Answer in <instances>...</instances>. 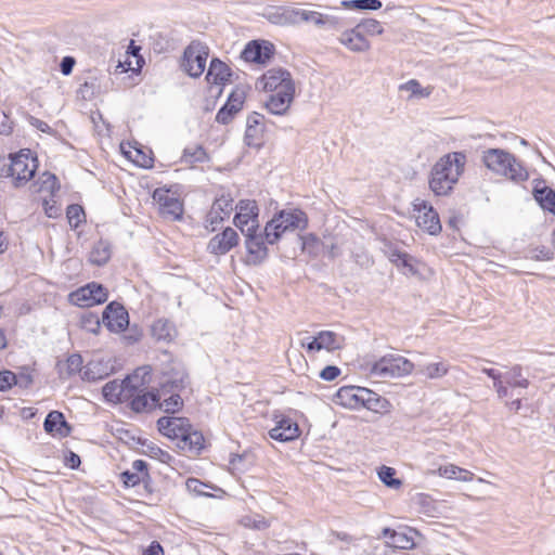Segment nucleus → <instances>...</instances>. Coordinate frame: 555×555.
Segmentation results:
<instances>
[{
    "label": "nucleus",
    "mask_w": 555,
    "mask_h": 555,
    "mask_svg": "<svg viewBox=\"0 0 555 555\" xmlns=\"http://www.w3.org/2000/svg\"><path fill=\"white\" fill-rule=\"evenodd\" d=\"M466 160V155L462 152L446 154L435 164L434 173H462Z\"/></svg>",
    "instance_id": "nucleus-20"
},
{
    "label": "nucleus",
    "mask_w": 555,
    "mask_h": 555,
    "mask_svg": "<svg viewBox=\"0 0 555 555\" xmlns=\"http://www.w3.org/2000/svg\"><path fill=\"white\" fill-rule=\"evenodd\" d=\"M527 258L537 261H550L554 259V253L551 248L539 245L528 250Z\"/></svg>",
    "instance_id": "nucleus-52"
},
{
    "label": "nucleus",
    "mask_w": 555,
    "mask_h": 555,
    "mask_svg": "<svg viewBox=\"0 0 555 555\" xmlns=\"http://www.w3.org/2000/svg\"><path fill=\"white\" fill-rule=\"evenodd\" d=\"M186 374L182 371L165 377L162 384V392L165 395L171 391H180L185 386Z\"/></svg>",
    "instance_id": "nucleus-43"
},
{
    "label": "nucleus",
    "mask_w": 555,
    "mask_h": 555,
    "mask_svg": "<svg viewBox=\"0 0 555 555\" xmlns=\"http://www.w3.org/2000/svg\"><path fill=\"white\" fill-rule=\"evenodd\" d=\"M388 259L396 267L402 268L404 273H409L411 275L417 274V269L414 264L415 258L408 253L402 251L395 246H390L388 250Z\"/></svg>",
    "instance_id": "nucleus-29"
},
{
    "label": "nucleus",
    "mask_w": 555,
    "mask_h": 555,
    "mask_svg": "<svg viewBox=\"0 0 555 555\" xmlns=\"http://www.w3.org/2000/svg\"><path fill=\"white\" fill-rule=\"evenodd\" d=\"M359 30L369 39V37L379 36L384 33V28L377 20L369 18L364 20L358 25Z\"/></svg>",
    "instance_id": "nucleus-48"
},
{
    "label": "nucleus",
    "mask_w": 555,
    "mask_h": 555,
    "mask_svg": "<svg viewBox=\"0 0 555 555\" xmlns=\"http://www.w3.org/2000/svg\"><path fill=\"white\" fill-rule=\"evenodd\" d=\"M505 383L512 388H528L529 380L522 376V367L514 365L504 376Z\"/></svg>",
    "instance_id": "nucleus-45"
},
{
    "label": "nucleus",
    "mask_w": 555,
    "mask_h": 555,
    "mask_svg": "<svg viewBox=\"0 0 555 555\" xmlns=\"http://www.w3.org/2000/svg\"><path fill=\"white\" fill-rule=\"evenodd\" d=\"M340 42L351 51L362 52L370 48V40L365 38L358 26L343 33Z\"/></svg>",
    "instance_id": "nucleus-27"
},
{
    "label": "nucleus",
    "mask_w": 555,
    "mask_h": 555,
    "mask_svg": "<svg viewBox=\"0 0 555 555\" xmlns=\"http://www.w3.org/2000/svg\"><path fill=\"white\" fill-rule=\"evenodd\" d=\"M102 323L112 333L124 332L129 325V313L121 304L111 301L104 308Z\"/></svg>",
    "instance_id": "nucleus-10"
},
{
    "label": "nucleus",
    "mask_w": 555,
    "mask_h": 555,
    "mask_svg": "<svg viewBox=\"0 0 555 555\" xmlns=\"http://www.w3.org/2000/svg\"><path fill=\"white\" fill-rule=\"evenodd\" d=\"M341 371L336 365H326L323 370H321L319 376L323 380H334L340 375Z\"/></svg>",
    "instance_id": "nucleus-61"
},
{
    "label": "nucleus",
    "mask_w": 555,
    "mask_h": 555,
    "mask_svg": "<svg viewBox=\"0 0 555 555\" xmlns=\"http://www.w3.org/2000/svg\"><path fill=\"white\" fill-rule=\"evenodd\" d=\"M66 217L70 228L77 229L85 218L83 208L78 204H72L66 209Z\"/></svg>",
    "instance_id": "nucleus-50"
},
{
    "label": "nucleus",
    "mask_w": 555,
    "mask_h": 555,
    "mask_svg": "<svg viewBox=\"0 0 555 555\" xmlns=\"http://www.w3.org/2000/svg\"><path fill=\"white\" fill-rule=\"evenodd\" d=\"M238 241L237 232L231 227H228L209 240L207 250L212 255L222 256L234 248L238 244Z\"/></svg>",
    "instance_id": "nucleus-15"
},
{
    "label": "nucleus",
    "mask_w": 555,
    "mask_h": 555,
    "mask_svg": "<svg viewBox=\"0 0 555 555\" xmlns=\"http://www.w3.org/2000/svg\"><path fill=\"white\" fill-rule=\"evenodd\" d=\"M144 370V367H142ZM141 369H138L134 371V373L127 375L125 378H130L131 380L127 386L125 387L126 396L128 400L133 397V395L138 393L140 391V388L145 385V375H147V372H144V375L140 377L139 372Z\"/></svg>",
    "instance_id": "nucleus-47"
},
{
    "label": "nucleus",
    "mask_w": 555,
    "mask_h": 555,
    "mask_svg": "<svg viewBox=\"0 0 555 555\" xmlns=\"http://www.w3.org/2000/svg\"><path fill=\"white\" fill-rule=\"evenodd\" d=\"M159 398L160 397L158 392L147 391L140 393L139 391L129 399L130 408L132 411L141 413L147 409L156 406L159 403Z\"/></svg>",
    "instance_id": "nucleus-32"
},
{
    "label": "nucleus",
    "mask_w": 555,
    "mask_h": 555,
    "mask_svg": "<svg viewBox=\"0 0 555 555\" xmlns=\"http://www.w3.org/2000/svg\"><path fill=\"white\" fill-rule=\"evenodd\" d=\"M111 258V246L108 243L100 241L94 245L90 254V260L96 266H104Z\"/></svg>",
    "instance_id": "nucleus-44"
},
{
    "label": "nucleus",
    "mask_w": 555,
    "mask_h": 555,
    "mask_svg": "<svg viewBox=\"0 0 555 555\" xmlns=\"http://www.w3.org/2000/svg\"><path fill=\"white\" fill-rule=\"evenodd\" d=\"M27 120L29 122L30 126H33L34 128H36L37 130L43 132V133H51L52 129L51 127L48 125V122L35 117V116H31L29 115L27 117Z\"/></svg>",
    "instance_id": "nucleus-64"
},
{
    "label": "nucleus",
    "mask_w": 555,
    "mask_h": 555,
    "mask_svg": "<svg viewBox=\"0 0 555 555\" xmlns=\"http://www.w3.org/2000/svg\"><path fill=\"white\" fill-rule=\"evenodd\" d=\"M209 56V48L198 41H192L184 50L181 60V67L191 77H199L205 68Z\"/></svg>",
    "instance_id": "nucleus-5"
},
{
    "label": "nucleus",
    "mask_w": 555,
    "mask_h": 555,
    "mask_svg": "<svg viewBox=\"0 0 555 555\" xmlns=\"http://www.w3.org/2000/svg\"><path fill=\"white\" fill-rule=\"evenodd\" d=\"M300 435L299 426L291 417L279 415L275 417V426L269 430V436L279 442H288Z\"/></svg>",
    "instance_id": "nucleus-16"
},
{
    "label": "nucleus",
    "mask_w": 555,
    "mask_h": 555,
    "mask_svg": "<svg viewBox=\"0 0 555 555\" xmlns=\"http://www.w3.org/2000/svg\"><path fill=\"white\" fill-rule=\"evenodd\" d=\"M120 478L127 488H132L141 483V475L132 470H125L120 474Z\"/></svg>",
    "instance_id": "nucleus-59"
},
{
    "label": "nucleus",
    "mask_w": 555,
    "mask_h": 555,
    "mask_svg": "<svg viewBox=\"0 0 555 555\" xmlns=\"http://www.w3.org/2000/svg\"><path fill=\"white\" fill-rule=\"evenodd\" d=\"M82 357L79 353H72L65 362H57L56 369L61 378H69L83 371Z\"/></svg>",
    "instance_id": "nucleus-33"
},
{
    "label": "nucleus",
    "mask_w": 555,
    "mask_h": 555,
    "mask_svg": "<svg viewBox=\"0 0 555 555\" xmlns=\"http://www.w3.org/2000/svg\"><path fill=\"white\" fill-rule=\"evenodd\" d=\"M130 380H131L130 378H124L120 382L117 379L107 382L102 388L103 397L107 401H112V402L127 401L128 398L125 393L126 392L125 387L127 386V384H129Z\"/></svg>",
    "instance_id": "nucleus-30"
},
{
    "label": "nucleus",
    "mask_w": 555,
    "mask_h": 555,
    "mask_svg": "<svg viewBox=\"0 0 555 555\" xmlns=\"http://www.w3.org/2000/svg\"><path fill=\"white\" fill-rule=\"evenodd\" d=\"M10 159V173H36L38 169L37 154L29 149H22L11 154Z\"/></svg>",
    "instance_id": "nucleus-17"
},
{
    "label": "nucleus",
    "mask_w": 555,
    "mask_h": 555,
    "mask_svg": "<svg viewBox=\"0 0 555 555\" xmlns=\"http://www.w3.org/2000/svg\"><path fill=\"white\" fill-rule=\"evenodd\" d=\"M112 372L113 367L108 361L91 360L83 367L82 379L88 382L101 380L109 376Z\"/></svg>",
    "instance_id": "nucleus-26"
},
{
    "label": "nucleus",
    "mask_w": 555,
    "mask_h": 555,
    "mask_svg": "<svg viewBox=\"0 0 555 555\" xmlns=\"http://www.w3.org/2000/svg\"><path fill=\"white\" fill-rule=\"evenodd\" d=\"M307 216L300 209L281 210L267 222L264 235L268 244H275L288 230L305 229Z\"/></svg>",
    "instance_id": "nucleus-2"
},
{
    "label": "nucleus",
    "mask_w": 555,
    "mask_h": 555,
    "mask_svg": "<svg viewBox=\"0 0 555 555\" xmlns=\"http://www.w3.org/2000/svg\"><path fill=\"white\" fill-rule=\"evenodd\" d=\"M257 88L269 93L266 107L275 115H284L295 96V82L291 73L283 68H270L257 81Z\"/></svg>",
    "instance_id": "nucleus-1"
},
{
    "label": "nucleus",
    "mask_w": 555,
    "mask_h": 555,
    "mask_svg": "<svg viewBox=\"0 0 555 555\" xmlns=\"http://www.w3.org/2000/svg\"><path fill=\"white\" fill-rule=\"evenodd\" d=\"M43 428L48 434H57L61 437H66L72 431L70 425L60 411H51L48 413L43 422Z\"/></svg>",
    "instance_id": "nucleus-25"
},
{
    "label": "nucleus",
    "mask_w": 555,
    "mask_h": 555,
    "mask_svg": "<svg viewBox=\"0 0 555 555\" xmlns=\"http://www.w3.org/2000/svg\"><path fill=\"white\" fill-rule=\"evenodd\" d=\"M258 230L246 229L243 235L246 237L245 247L248 254V264L258 266L268 257V247L266 245L264 233H258Z\"/></svg>",
    "instance_id": "nucleus-11"
},
{
    "label": "nucleus",
    "mask_w": 555,
    "mask_h": 555,
    "mask_svg": "<svg viewBox=\"0 0 555 555\" xmlns=\"http://www.w3.org/2000/svg\"><path fill=\"white\" fill-rule=\"evenodd\" d=\"M182 190L179 184L157 188L153 191L152 197L158 204L159 214L170 221H179L183 217L184 207L180 199Z\"/></svg>",
    "instance_id": "nucleus-3"
},
{
    "label": "nucleus",
    "mask_w": 555,
    "mask_h": 555,
    "mask_svg": "<svg viewBox=\"0 0 555 555\" xmlns=\"http://www.w3.org/2000/svg\"><path fill=\"white\" fill-rule=\"evenodd\" d=\"M274 54V46L268 41L253 40L242 51V59L246 62L264 64Z\"/></svg>",
    "instance_id": "nucleus-18"
},
{
    "label": "nucleus",
    "mask_w": 555,
    "mask_h": 555,
    "mask_svg": "<svg viewBox=\"0 0 555 555\" xmlns=\"http://www.w3.org/2000/svg\"><path fill=\"white\" fill-rule=\"evenodd\" d=\"M457 181L459 176H431L429 188L438 196L448 195Z\"/></svg>",
    "instance_id": "nucleus-36"
},
{
    "label": "nucleus",
    "mask_w": 555,
    "mask_h": 555,
    "mask_svg": "<svg viewBox=\"0 0 555 555\" xmlns=\"http://www.w3.org/2000/svg\"><path fill=\"white\" fill-rule=\"evenodd\" d=\"M361 393H363L361 408H365L375 413L389 412L391 404L386 398L379 396L378 393L365 387L363 388V390H361Z\"/></svg>",
    "instance_id": "nucleus-28"
},
{
    "label": "nucleus",
    "mask_w": 555,
    "mask_h": 555,
    "mask_svg": "<svg viewBox=\"0 0 555 555\" xmlns=\"http://www.w3.org/2000/svg\"><path fill=\"white\" fill-rule=\"evenodd\" d=\"M379 480L388 488L398 489L401 487L402 481L396 477V469L383 465L377 472Z\"/></svg>",
    "instance_id": "nucleus-46"
},
{
    "label": "nucleus",
    "mask_w": 555,
    "mask_h": 555,
    "mask_svg": "<svg viewBox=\"0 0 555 555\" xmlns=\"http://www.w3.org/2000/svg\"><path fill=\"white\" fill-rule=\"evenodd\" d=\"M264 116L259 113H251L247 117V127L245 131V143L249 147L260 149L264 143Z\"/></svg>",
    "instance_id": "nucleus-19"
},
{
    "label": "nucleus",
    "mask_w": 555,
    "mask_h": 555,
    "mask_svg": "<svg viewBox=\"0 0 555 555\" xmlns=\"http://www.w3.org/2000/svg\"><path fill=\"white\" fill-rule=\"evenodd\" d=\"M414 211L417 212L416 223L420 228L427 231L430 235H437L441 232V223L438 212L426 201L416 198L413 202Z\"/></svg>",
    "instance_id": "nucleus-8"
},
{
    "label": "nucleus",
    "mask_w": 555,
    "mask_h": 555,
    "mask_svg": "<svg viewBox=\"0 0 555 555\" xmlns=\"http://www.w3.org/2000/svg\"><path fill=\"white\" fill-rule=\"evenodd\" d=\"M347 8L359 9V10H378L382 8L379 0H352L345 2Z\"/></svg>",
    "instance_id": "nucleus-55"
},
{
    "label": "nucleus",
    "mask_w": 555,
    "mask_h": 555,
    "mask_svg": "<svg viewBox=\"0 0 555 555\" xmlns=\"http://www.w3.org/2000/svg\"><path fill=\"white\" fill-rule=\"evenodd\" d=\"M414 370V364L398 354H386L373 363L371 374L377 377H402L409 375Z\"/></svg>",
    "instance_id": "nucleus-4"
},
{
    "label": "nucleus",
    "mask_w": 555,
    "mask_h": 555,
    "mask_svg": "<svg viewBox=\"0 0 555 555\" xmlns=\"http://www.w3.org/2000/svg\"><path fill=\"white\" fill-rule=\"evenodd\" d=\"M15 373L10 370L0 371V391H7L14 386Z\"/></svg>",
    "instance_id": "nucleus-57"
},
{
    "label": "nucleus",
    "mask_w": 555,
    "mask_h": 555,
    "mask_svg": "<svg viewBox=\"0 0 555 555\" xmlns=\"http://www.w3.org/2000/svg\"><path fill=\"white\" fill-rule=\"evenodd\" d=\"M138 443L144 448L143 453L152 459H157L162 463H169L172 460V456L167 451L147 439L138 438Z\"/></svg>",
    "instance_id": "nucleus-40"
},
{
    "label": "nucleus",
    "mask_w": 555,
    "mask_h": 555,
    "mask_svg": "<svg viewBox=\"0 0 555 555\" xmlns=\"http://www.w3.org/2000/svg\"><path fill=\"white\" fill-rule=\"evenodd\" d=\"M140 51L141 47L137 46L134 40H131L126 52L125 60L119 61L118 65L116 66V72L120 69L119 73H140L144 64V59L140 54Z\"/></svg>",
    "instance_id": "nucleus-23"
},
{
    "label": "nucleus",
    "mask_w": 555,
    "mask_h": 555,
    "mask_svg": "<svg viewBox=\"0 0 555 555\" xmlns=\"http://www.w3.org/2000/svg\"><path fill=\"white\" fill-rule=\"evenodd\" d=\"M152 336L158 341H171L176 335V327L172 322L166 319L154 321L151 326Z\"/></svg>",
    "instance_id": "nucleus-35"
},
{
    "label": "nucleus",
    "mask_w": 555,
    "mask_h": 555,
    "mask_svg": "<svg viewBox=\"0 0 555 555\" xmlns=\"http://www.w3.org/2000/svg\"><path fill=\"white\" fill-rule=\"evenodd\" d=\"M230 76V68L224 62L218 59L211 60L206 75V80L210 85V90H212L214 86H216V92L218 94L221 93L220 86L224 85L229 80Z\"/></svg>",
    "instance_id": "nucleus-22"
},
{
    "label": "nucleus",
    "mask_w": 555,
    "mask_h": 555,
    "mask_svg": "<svg viewBox=\"0 0 555 555\" xmlns=\"http://www.w3.org/2000/svg\"><path fill=\"white\" fill-rule=\"evenodd\" d=\"M122 155L139 168L151 169L154 165V154L151 149L137 141L120 143Z\"/></svg>",
    "instance_id": "nucleus-9"
},
{
    "label": "nucleus",
    "mask_w": 555,
    "mask_h": 555,
    "mask_svg": "<svg viewBox=\"0 0 555 555\" xmlns=\"http://www.w3.org/2000/svg\"><path fill=\"white\" fill-rule=\"evenodd\" d=\"M363 388L364 387L352 385L343 386L336 391L334 402L348 409H360L361 401L363 400V393H361Z\"/></svg>",
    "instance_id": "nucleus-21"
},
{
    "label": "nucleus",
    "mask_w": 555,
    "mask_h": 555,
    "mask_svg": "<svg viewBox=\"0 0 555 555\" xmlns=\"http://www.w3.org/2000/svg\"><path fill=\"white\" fill-rule=\"evenodd\" d=\"M14 122L7 114H3L2 118H0V134L1 135H10L13 133Z\"/></svg>",
    "instance_id": "nucleus-63"
},
{
    "label": "nucleus",
    "mask_w": 555,
    "mask_h": 555,
    "mask_svg": "<svg viewBox=\"0 0 555 555\" xmlns=\"http://www.w3.org/2000/svg\"><path fill=\"white\" fill-rule=\"evenodd\" d=\"M301 346L306 348L308 352H317L323 349L335 351L341 348L343 338L335 332L321 331L307 343H302Z\"/></svg>",
    "instance_id": "nucleus-14"
},
{
    "label": "nucleus",
    "mask_w": 555,
    "mask_h": 555,
    "mask_svg": "<svg viewBox=\"0 0 555 555\" xmlns=\"http://www.w3.org/2000/svg\"><path fill=\"white\" fill-rule=\"evenodd\" d=\"M415 546L413 538L405 531H397L392 534V541L385 543L386 551L398 550H412Z\"/></svg>",
    "instance_id": "nucleus-41"
},
{
    "label": "nucleus",
    "mask_w": 555,
    "mask_h": 555,
    "mask_svg": "<svg viewBox=\"0 0 555 555\" xmlns=\"http://www.w3.org/2000/svg\"><path fill=\"white\" fill-rule=\"evenodd\" d=\"M400 89L410 91L412 95L421 98H427L433 92V87L422 88L421 83L415 79H411L405 83L401 85Z\"/></svg>",
    "instance_id": "nucleus-53"
},
{
    "label": "nucleus",
    "mask_w": 555,
    "mask_h": 555,
    "mask_svg": "<svg viewBox=\"0 0 555 555\" xmlns=\"http://www.w3.org/2000/svg\"><path fill=\"white\" fill-rule=\"evenodd\" d=\"M185 436L181 442H177L178 448L188 450L196 455L199 454L205 447L203 434L191 426Z\"/></svg>",
    "instance_id": "nucleus-34"
},
{
    "label": "nucleus",
    "mask_w": 555,
    "mask_h": 555,
    "mask_svg": "<svg viewBox=\"0 0 555 555\" xmlns=\"http://www.w3.org/2000/svg\"><path fill=\"white\" fill-rule=\"evenodd\" d=\"M233 199L230 197V195H221L220 197L216 198L212 203V215L218 211L223 217H229L233 207Z\"/></svg>",
    "instance_id": "nucleus-51"
},
{
    "label": "nucleus",
    "mask_w": 555,
    "mask_h": 555,
    "mask_svg": "<svg viewBox=\"0 0 555 555\" xmlns=\"http://www.w3.org/2000/svg\"><path fill=\"white\" fill-rule=\"evenodd\" d=\"M107 298V289L102 284L95 282H91L69 294L70 301L80 307L100 305L105 302Z\"/></svg>",
    "instance_id": "nucleus-6"
},
{
    "label": "nucleus",
    "mask_w": 555,
    "mask_h": 555,
    "mask_svg": "<svg viewBox=\"0 0 555 555\" xmlns=\"http://www.w3.org/2000/svg\"><path fill=\"white\" fill-rule=\"evenodd\" d=\"M80 325L85 331L98 334L101 330V320L95 313L86 312L80 318Z\"/></svg>",
    "instance_id": "nucleus-49"
},
{
    "label": "nucleus",
    "mask_w": 555,
    "mask_h": 555,
    "mask_svg": "<svg viewBox=\"0 0 555 555\" xmlns=\"http://www.w3.org/2000/svg\"><path fill=\"white\" fill-rule=\"evenodd\" d=\"M171 392L172 393L168 398L164 399L160 406L164 408L166 413L175 414L182 409L183 400L177 391Z\"/></svg>",
    "instance_id": "nucleus-54"
},
{
    "label": "nucleus",
    "mask_w": 555,
    "mask_h": 555,
    "mask_svg": "<svg viewBox=\"0 0 555 555\" xmlns=\"http://www.w3.org/2000/svg\"><path fill=\"white\" fill-rule=\"evenodd\" d=\"M81 464L80 456L74 451L67 450L64 453V465L70 469H77Z\"/></svg>",
    "instance_id": "nucleus-62"
},
{
    "label": "nucleus",
    "mask_w": 555,
    "mask_h": 555,
    "mask_svg": "<svg viewBox=\"0 0 555 555\" xmlns=\"http://www.w3.org/2000/svg\"><path fill=\"white\" fill-rule=\"evenodd\" d=\"M486 167L494 173H517L520 169L516 158L503 150H489L483 155Z\"/></svg>",
    "instance_id": "nucleus-7"
},
{
    "label": "nucleus",
    "mask_w": 555,
    "mask_h": 555,
    "mask_svg": "<svg viewBox=\"0 0 555 555\" xmlns=\"http://www.w3.org/2000/svg\"><path fill=\"white\" fill-rule=\"evenodd\" d=\"M439 475L449 479H456L462 481L473 480L474 474L467 469L461 468L456 465L449 464L439 467Z\"/></svg>",
    "instance_id": "nucleus-42"
},
{
    "label": "nucleus",
    "mask_w": 555,
    "mask_h": 555,
    "mask_svg": "<svg viewBox=\"0 0 555 555\" xmlns=\"http://www.w3.org/2000/svg\"><path fill=\"white\" fill-rule=\"evenodd\" d=\"M192 425L186 417L163 416L157 421L158 431L171 439L181 442Z\"/></svg>",
    "instance_id": "nucleus-13"
},
{
    "label": "nucleus",
    "mask_w": 555,
    "mask_h": 555,
    "mask_svg": "<svg viewBox=\"0 0 555 555\" xmlns=\"http://www.w3.org/2000/svg\"><path fill=\"white\" fill-rule=\"evenodd\" d=\"M61 189V183L57 179V176H47V179L39 182V181H34L31 184H30V191L33 193H42V192H47L49 193V197L51 198H54L56 193L60 191Z\"/></svg>",
    "instance_id": "nucleus-38"
},
{
    "label": "nucleus",
    "mask_w": 555,
    "mask_h": 555,
    "mask_svg": "<svg viewBox=\"0 0 555 555\" xmlns=\"http://www.w3.org/2000/svg\"><path fill=\"white\" fill-rule=\"evenodd\" d=\"M258 214L259 209L255 201L242 199L236 206V214L234 216V225L244 234L246 229L258 230Z\"/></svg>",
    "instance_id": "nucleus-12"
},
{
    "label": "nucleus",
    "mask_w": 555,
    "mask_h": 555,
    "mask_svg": "<svg viewBox=\"0 0 555 555\" xmlns=\"http://www.w3.org/2000/svg\"><path fill=\"white\" fill-rule=\"evenodd\" d=\"M208 486L204 482H202L197 478H189L186 480V488L190 492H194L197 495H207V493L204 491V488H207Z\"/></svg>",
    "instance_id": "nucleus-60"
},
{
    "label": "nucleus",
    "mask_w": 555,
    "mask_h": 555,
    "mask_svg": "<svg viewBox=\"0 0 555 555\" xmlns=\"http://www.w3.org/2000/svg\"><path fill=\"white\" fill-rule=\"evenodd\" d=\"M534 199L539 203L543 210H546L555 216V191L550 186L533 189Z\"/></svg>",
    "instance_id": "nucleus-37"
},
{
    "label": "nucleus",
    "mask_w": 555,
    "mask_h": 555,
    "mask_svg": "<svg viewBox=\"0 0 555 555\" xmlns=\"http://www.w3.org/2000/svg\"><path fill=\"white\" fill-rule=\"evenodd\" d=\"M284 14L291 23L307 22L315 25H324L327 21L324 14L317 11L291 9L286 10Z\"/></svg>",
    "instance_id": "nucleus-31"
},
{
    "label": "nucleus",
    "mask_w": 555,
    "mask_h": 555,
    "mask_svg": "<svg viewBox=\"0 0 555 555\" xmlns=\"http://www.w3.org/2000/svg\"><path fill=\"white\" fill-rule=\"evenodd\" d=\"M14 386H18L22 389H27L31 386L34 378L28 367H23V370L15 374Z\"/></svg>",
    "instance_id": "nucleus-56"
},
{
    "label": "nucleus",
    "mask_w": 555,
    "mask_h": 555,
    "mask_svg": "<svg viewBox=\"0 0 555 555\" xmlns=\"http://www.w3.org/2000/svg\"><path fill=\"white\" fill-rule=\"evenodd\" d=\"M449 372V364L447 362H435L420 365L417 373L428 379H438L447 375Z\"/></svg>",
    "instance_id": "nucleus-39"
},
{
    "label": "nucleus",
    "mask_w": 555,
    "mask_h": 555,
    "mask_svg": "<svg viewBox=\"0 0 555 555\" xmlns=\"http://www.w3.org/2000/svg\"><path fill=\"white\" fill-rule=\"evenodd\" d=\"M42 206H43L44 214L49 218H57L61 214V209L59 206H56L54 198L43 197Z\"/></svg>",
    "instance_id": "nucleus-58"
},
{
    "label": "nucleus",
    "mask_w": 555,
    "mask_h": 555,
    "mask_svg": "<svg viewBox=\"0 0 555 555\" xmlns=\"http://www.w3.org/2000/svg\"><path fill=\"white\" fill-rule=\"evenodd\" d=\"M210 158L202 145H192L184 149L180 163L189 169H204V164L209 163Z\"/></svg>",
    "instance_id": "nucleus-24"
}]
</instances>
